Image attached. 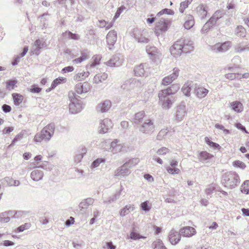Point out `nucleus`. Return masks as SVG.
<instances>
[{
    "label": "nucleus",
    "mask_w": 249,
    "mask_h": 249,
    "mask_svg": "<svg viewBox=\"0 0 249 249\" xmlns=\"http://www.w3.org/2000/svg\"><path fill=\"white\" fill-rule=\"evenodd\" d=\"M194 50L193 42L189 38H181L172 45L170 51L174 57L180 56L182 53H189Z\"/></svg>",
    "instance_id": "f257e3e1"
},
{
    "label": "nucleus",
    "mask_w": 249,
    "mask_h": 249,
    "mask_svg": "<svg viewBox=\"0 0 249 249\" xmlns=\"http://www.w3.org/2000/svg\"><path fill=\"white\" fill-rule=\"evenodd\" d=\"M55 125L54 123H51L45 126L40 133L36 134L34 141L36 142H40L44 141L49 142L53 136Z\"/></svg>",
    "instance_id": "f03ea898"
},
{
    "label": "nucleus",
    "mask_w": 249,
    "mask_h": 249,
    "mask_svg": "<svg viewBox=\"0 0 249 249\" xmlns=\"http://www.w3.org/2000/svg\"><path fill=\"white\" fill-rule=\"evenodd\" d=\"M239 182V177L235 172H227L223 176L222 183L229 188H234Z\"/></svg>",
    "instance_id": "7ed1b4c3"
},
{
    "label": "nucleus",
    "mask_w": 249,
    "mask_h": 249,
    "mask_svg": "<svg viewBox=\"0 0 249 249\" xmlns=\"http://www.w3.org/2000/svg\"><path fill=\"white\" fill-rule=\"evenodd\" d=\"M143 85L140 80L136 79H130L126 80L121 86V88L123 90L135 92L139 91Z\"/></svg>",
    "instance_id": "20e7f679"
},
{
    "label": "nucleus",
    "mask_w": 249,
    "mask_h": 249,
    "mask_svg": "<svg viewBox=\"0 0 249 249\" xmlns=\"http://www.w3.org/2000/svg\"><path fill=\"white\" fill-rule=\"evenodd\" d=\"M159 102L161 104L163 108L168 109L170 108L174 102L173 96L169 95L165 90H160L159 94Z\"/></svg>",
    "instance_id": "39448f33"
},
{
    "label": "nucleus",
    "mask_w": 249,
    "mask_h": 249,
    "mask_svg": "<svg viewBox=\"0 0 249 249\" xmlns=\"http://www.w3.org/2000/svg\"><path fill=\"white\" fill-rule=\"evenodd\" d=\"M155 128L156 125L154 121L151 119H147L140 125L139 130L145 135H150L155 131Z\"/></svg>",
    "instance_id": "423d86ee"
},
{
    "label": "nucleus",
    "mask_w": 249,
    "mask_h": 249,
    "mask_svg": "<svg viewBox=\"0 0 249 249\" xmlns=\"http://www.w3.org/2000/svg\"><path fill=\"white\" fill-rule=\"evenodd\" d=\"M187 114V109L184 103H181L176 108L175 119L178 121H182Z\"/></svg>",
    "instance_id": "0eeeda50"
},
{
    "label": "nucleus",
    "mask_w": 249,
    "mask_h": 249,
    "mask_svg": "<svg viewBox=\"0 0 249 249\" xmlns=\"http://www.w3.org/2000/svg\"><path fill=\"white\" fill-rule=\"evenodd\" d=\"M132 36L135 40L138 43L142 44H146L149 41V39L145 36L143 31L138 29L134 30L133 32Z\"/></svg>",
    "instance_id": "6e6552de"
},
{
    "label": "nucleus",
    "mask_w": 249,
    "mask_h": 249,
    "mask_svg": "<svg viewBox=\"0 0 249 249\" xmlns=\"http://www.w3.org/2000/svg\"><path fill=\"white\" fill-rule=\"evenodd\" d=\"M94 201V199L90 197L83 200L78 205L79 213L82 214L86 213L89 206L92 205Z\"/></svg>",
    "instance_id": "1a4fd4ad"
},
{
    "label": "nucleus",
    "mask_w": 249,
    "mask_h": 249,
    "mask_svg": "<svg viewBox=\"0 0 249 249\" xmlns=\"http://www.w3.org/2000/svg\"><path fill=\"white\" fill-rule=\"evenodd\" d=\"M106 38L108 49L110 50H112L117 40V32L114 30L109 31L107 35Z\"/></svg>",
    "instance_id": "9d476101"
},
{
    "label": "nucleus",
    "mask_w": 249,
    "mask_h": 249,
    "mask_svg": "<svg viewBox=\"0 0 249 249\" xmlns=\"http://www.w3.org/2000/svg\"><path fill=\"white\" fill-rule=\"evenodd\" d=\"M179 70L177 68L173 69V72L170 75L166 76L162 79V84L167 86L171 84L173 81L177 78L178 76Z\"/></svg>",
    "instance_id": "9b49d317"
},
{
    "label": "nucleus",
    "mask_w": 249,
    "mask_h": 249,
    "mask_svg": "<svg viewBox=\"0 0 249 249\" xmlns=\"http://www.w3.org/2000/svg\"><path fill=\"white\" fill-rule=\"evenodd\" d=\"M82 109V106L79 100H73L72 102L69 104V110L70 113L75 114L79 112Z\"/></svg>",
    "instance_id": "f8f14e48"
},
{
    "label": "nucleus",
    "mask_w": 249,
    "mask_h": 249,
    "mask_svg": "<svg viewBox=\"0 0 249 249\" xmlns=\"http://www.w3.org/2000/svg\"><path fill=\"white\" fill-rule=\"evenodd\" d=\"M113 124L111 121L107 118L105 119L100 123L99 132L100 133H106L112 128Z\"/></svg>",
    "instance_id": "ddd939ff"
},
{
    "label": "nucleus",
    "mask_w": 249,
    "mask_h": 249,
    "mask_svg": "<svg viewBox=\"0 0 249 249\" xmlns=\"http://www.w3.org/2000/svg\"><path fill=\"white\" fill-rule=\"evenodd\" d=\"M231 44L229 41H226L223 43H217L212 46V50L216 53H223L227 51Z\"/></svg>",
    "instance_id": "4468645a"
},
{
    "label": "nucleus",
    "mask_w": 249,
    "mask_h": 249,
    "mask_svg": "<svg viewBox=\"0 0 249 249\" xmlns=\"http://www.w3.org/2000/svg\"><path fill=\"white\" fill-rule=\"evenodd\" d=\"M111 106V103L109 100H105L99 103L96 107L98 112L105 113L108 111Z\"/></svg>",
    "instance_id": "2eb2a0df"
},
{
    "label": "nucleus",
    "mask_w": 249,
    "mask_h": 249,
    "mask_svg": "<svg viewBox=\"0 0 249 249\" xmlns=\"http://www.w3.org/2000/svg\"><path fill=\"white\" fill-rule=\"evenodd\" d=\"M148 65L146 63L141 64L135 67L134 69L135 74L138 76H144L148 72Z\"/></svg>",
    "instance_id": "dca6fc26"
},
{
    "label": "nucleus",
    "mask_w": 249,
    "mask_h": 249,
    "mask_svg": "<svg viewBox=\"0 0 249 249\" xmlns=\"http://www.w3.org/2000/svg\"><path fill=\"white\" fill-rule=\"evenodd\" d=\"M169 240L173 245H177L180 240L181 235L178 232L172 230L168 235Z\"/></svg>",
    "instance_id": "f3484780"
},
{
    "label": "nucleus",
    "mask_w": 249,
    "mask_h": 249,
    "mask_svg": "<svg viewBox=\"0 0 249 249\" xmlns=\"http://www.w3.org/2000/svg\"><path fill=\"white\" fill-rule=\"evenodd\" d=\"M170 24V21L165 19L163 18H160L159 21L157 22V30L161 32H165L168 29V26Z\"/></svg>",
    "instance_id": "a211bd4d"
},
{
    "label": "nucleus",
    "mask_w": 249,
    "mask_h": 249,
    "mask_svg": "<svg viewBox=\"0 0 249 249\" xmlns=\"http://www.w3.org/2000/svg\"><path fill=\"white\" fill-rule=\"evenodd\" d=\"M129 174V169L124 164L115 171L114 175L115 177L121 178L127 176Z\"/></svg>",
    "instance_id": "6ab92c4d"
},
{
    "label": "nucleus",
    "mask_w": 249,
    "mask_h": 249,
    "mask_svg": "<svg viewBox=\"0 0 249 249\" xmlns=\"http://www.w3.org/2000/svg\"><path fill=\"white\" fill-rule=\"evenodd\" d=\"M145 116L144 111L138 112L134 115L132 122L134 125L141 124L143 122V118Z\"/></svg>",
    "instance_id": "aec40b11"
},
{
    "label": "nucleus",
    "mask_w": 249,
    "mask_h": 249,
    "mask_svg": "<svg viewBox=\"0 0 249 249\" xmlns=\"http://www.w3.org/2000/svg\"><path fill=\"white\" fill-rule=\"evenodd\" d=\"M180 235L185 237H191L196 234V230L192 227H185L180 230Z\"/></svg>",
    "instance_id": "412c9836"
},
{
    "label": "nucleus",
    "mask_w": 249,
    "mask_h": 249,
    "mask_svg": "<svg viewBox=\"0 0 249 249\" xmlns=\"http://www.w3.org/2000/svg\"><path fill=\"white\" fill-rule=\"evenodd\" d=\"M123 62V59L120 58L119 56L116 55L112 56V57L107 62V65L110 67H119Z\"/></svg>",
    "instance_id": "4be33fe9"
},
{
    "label": "nucleus",
    "mask_w": 249,
    "mask_h": 249,
    "mask_svg": "<svg viewBox=\"0 0 249 249\" xmlns=\"http://www.w3.org/2000/svg\"><path fill=\"white\" fill-rule=\"evenodd\" d=\"M209 92L208 89L202 87H196L195 89V93L199 98L205 97Z\"/></svg>",
    "instance_id": "5701e85b"
},
{
    "label": "nucleus",
    "mask_w": 249,
    "mask_h": 249,
    "mask_svg": "<svg viewBox=\"0 0 249 249\" xmlns=\"http://www.w3.org/2000/svg\"><path fill=\"white\" fill-rule=\"evenodd\" d=\"M193 87V83L192 81H188L184 84L181 90L185 96L189 97L190 96V92Z\"/></svg>",
    "instance_id": "b1692460"
},
{
    "label": "nucleus",
    "mask_w": 249,
    "mask_h": 249,
    "mask_svg": "<svg viewBox=\"0 0 249 249\" xmlns=\"http://www.w3.org/2000/svg\"><path fill=\"white\" fill-rule=\"evenodd\" d=\"M213 157V156L206 151H201L198 154V160L201 162H208V160Z\"/></svg>",
    "instance_id": "393cba45"
},
{
    "label": "nucleus",
    "mask_w": 249,
    "mask_h": 249,
    "mask_svg": "<svg viewBox=\"0 0 249 249\" xmlns=\"http://www.w3.org/2000/svg\"><path fill=\"white\" fill-rule=\"evenodd\" d=\"M43 177V171L39 169H35L31 173V178L35 181H38L41 180Z\"/></svg>",
    "instance_id": "a878e982"
},
{
    "label": "nucleus",
    "mask_w": 249,
    "mask_h": 249,
    "mask_svg": "<svg viewBox=\"0 0 249 249\" xmlns=\"http://www.w3.org/2000/svg\"><path fill=\"white\" fill-rule=\"evenodd\" d=\"M208 7L206 5L201 4L196 8V11L201 19L204 18L207 14Z\"/></svg>",
    "instance_id": "bb28decb"
},
{
    "label": "nucleus",
    "mask_w": 249,
    "mask_h": 249,
    "mask_svg": "<svg viewBox=\"0 0 249 249\" xmlns=\"http://www.w3.org/2000/svg\"><path fill=\"white\" fill-rule=\"evenodd\" d=\"M195 24L194 18L191 15H188L185 17V21L184 23V27L185 29H190Z\"/></svg>",
    "instance_id": "cd10ccee"
},
{
    "label": "nucleus",
    "mask_w": 249,
    "mask_h": 249,
    "mask_svg": "<svg viewBox=\"0 0 249 249\" xmlns=\"http://www.w3.org/2000/svg\"><path fill=\"white\" fill-rule=\"evenodd\" d=\"M230 107L232 110L236 112H241L243 111V107L242 104L239 101H234L230 104Z\"/></svg>",
    "instance_id": "c85d7f7f"
},
{
    "label": "nucleus",
    "mask_w": 249,
    "mask_h": 249,
    "mask_svg": "<svg viewBox=\"0 0 249 249\" xmlns=\"http://www.w3.org/2000/svg\"><path fill=\"white\" fill-rule=\"evenodd\" d=\"M107 78V74L106 73L97 74L95 75L93 78V81L96 84L103 82Z\"/></svg>",
    "instance_id": "c756f323"
},
{
    "label": "nucleus",
    "mask_w": 249,
    "mask_h": 249,
    "mask_svg": "<svg viewBox=\"0 0 249 249\" xmlns=\"http://www.w3.org/2000/svg\"><path fill=\"white\" fill-rule=\"evenodd\" d=\"M14 104L16 106L19 105L23 100V96L17 93H14L12 94Z\"/></svg>",
    "instance_id": "7c9ffc66"
},
{
    "label": "nucleus",
    "mask_w": 249,
    "mask_h": 249,
    "mask_svg": "<svg viewBox=\"0 0 249 249\" xmlns=\"http://www.w3.org/2000/svg\"><path fill=\"white\" fill-rule=\"evenodd\" d=\"M179 86L178 84L172 85V86L168 87L166 89H162L165 90L166 92L171 95L175 94L179 89Z\"/></svg>",
    "instance_id": "2f4dec72"
},
{
    "label": "nucleus",
    "mask_w": 249,
    "mask_h": 249,
    "mask_svg": "<svg viewBox=\"0 0 249 249\" xmlns=\"http://www.w3.org/2000/svg\"><path fill=\"white\" fill-rule=\"evenodd\" d=\"M134 207L130 204L126 205L120 212L121 216H124L128 214L131 211H133Z\"/></svg>",
    "instance_id": "473e14b6"
},
{
    "label": "nucleus",
    "mask_w": 249,
    "mask_h": 249,
    "mask_svg": "<svg viewBox=\"0 0 249 249\" xmlns=\"http://www.w3.org/2000/svg\"><path fill=\"white\" fill-rule=\"evenodd\" d=\"M153 249H167L160 239L154 241L152 245Z\"/></svg>",
    "instance_id": "72a5a7b5"
},
{
    "label": "nucleus",
    "mask_w": 249,
    "mask_h": 249,
    "mask_svg": "<svg viewBox=\"0 0 249 249\" xmlns=\"http://www.w3.org/2000/svg\"><path fill=\"white\" fill-rule=\"evenodd\" d=\"M66 81V78L62 77H59L53 80L52 83L51 88L52 89H54L58 85L64 83Z\"/></svg>",
    "instance_id": "f704fd0d"
},
{
    "label": "nucleus",
    "mask_w": 249,
    "mask_h": 249,
    "mask_svg": "<svg viewBox=\"0 0 249 249\" xmlns=\"http://www.w3.org/2000/svg\"><path fill=\"white\" fill-rule=\"evenodd\" d=\"M139 161L140 160L138 158H134L129 160L128 161L124 163V164L129 169L137 165Z\"/></svg>",
    "instance_id": "c9c22d12"
},
{
    "label": "nucleus",
    "mask_w": 249,
    "mask_h": 249,
    "mask_svg": "<svg viewBox=\"0 0 249 249\" xmlns=\"http://www.w3.org/2000/svg\"><path fill=\"white\" fill-rule=\"evenodd\" d=\"M89 74V71L78 73L74 76L73 78L75 80L80 81L88 77Z\"/></svg>",
    "instance_id": "e433bc0d"
},
{
    "label": "nucleus",
    "mask_w": 249,
    "mask_h": 249,
    "mask_svg": "<svg viewBox=\"0 0 249 249\" xmlns=\"http://www.w3.org/2000/svg\"><path fill=\"white\" fill-rule=\"evenodd\" d=\"M101 56L99 55H94L92 57L93 62L87 68H93L99 64L100 61L101 60Z\"/></svg>",
    "instance_id": "4c0bfd02"
},
{
    "label": "nucleus",
    "mask_w": 249,
    "mask_h": 249,
    "mask_svg": "<svg viewBox=\"0 0 249 249\" xmlns=\"http://www.w3.org/2000/svg\"><path fill=\"white\" fill-rule=\"evenodd\" d=\"M225 77L227 79H228L229 80H232L235 79L236 78H237L238 79H241V74L238 73H227V74H226L225 75Z\"/></svg>",
    "instance_id": "58836bf2"
},
{
    "label": "nucleus",
    "mask_w": 249,
    "mask_h": 249,
    "mask_svg": "<svg viewBox=\"0 0 249 249\" xmlns=\"http://www.w3.org/2000/svg\"><path fill=\"white\" fill-rule=\"evenodd\" d=\"M86 149L85 148H83L82 149V152L76 154L75 156L74 157V161L76 163H79L80 162L83 158L84 154H86Z\"/></svg>",
    "instance_id": "ea45409f"
},
{
    "label": "nucleus",
    "mask_w": 249,
    "mask_h": 249,
    "mask_svg": "<svg viewBox=\"0 0 249 249\" xmlns=\"http://www.w3.org/2000/svg\"><path fill=\"white\" fill-rule=\"evenodd\" d=\"M123 189L124 188L122 186H121L120 190L118 192H117L114 196H110L109 198L108 202L109 203H111L116 200L117 199H119L121 195V192Z\"/></svg>",
    "instance_id": "a19ab883"
},
{
    "label": "nucleus",
    "mask_w": 249,
    "mask_h": 249,
    "mask_svg": "<svg viewBox=\"0 0 249 249\" xmlns=\"http://www.w3.org/2000/svg\"><path fill=\"white\" fill-rule=\"evenodd\" d=\"M35 46L36 47L37 51L39 50L40 49L45 48L46 47V44L45 41L41 40L39 39H37L35 41L34 43Z\"/></svg>",
    "instance_id": "79ce46f5"
},
{
    "label": "nucleus",
    "mask_w": 249,
    "mask_h": 249,
    "mask_svg": "<svg viewBox=\"0 0 249 249\" xmlns=\"http://www.w3.org/2000/svg\"><path fill=\"white\" fill-rule=\"evenodd\" d=\"M17 81L16 80H9L6 82V89L8 90L13 89L16 86Z\"/></svg>",
    "instance_id": "37998d69"
},
{
    "label": "nucleus",
    "mask_w": 249,
    "mask_h": 249,
    "mask_svg": "<svg viewBox=\"0 0 249 249\" xmlns=\"http://www.w3.org/2000/svg\"><path fill=\"white\" fill-rule=\"evenodd\" d=\"M146 51L147 53L151 56H155L157 53V49L154 46H147Z\"/></svg>",
    "instance_id": "c03bdc74"
},
{
    "label": "nucleus",
    "mask_w": 249,
    "mask_h": 249,
    "mask_svg": "<svg viewBox=\"0 0 249 249\" xmlns=\"http://www.w3.org/2000/svg\"><path fill=\"white\" fill-rule=\"evenodd\" d=\"M235 32L237 35L241 37H244L246 35V30L242 26H238L236 29Z\"/></svg>",
    "instance_id": "a18cd8bd"
},
{
    "label": "nucleus",
    "mask_w": 249,
    "mask_h": 249,
    "mask_svg": "<svg viewBox=\"0 0 249 249\" xmlns=\"http://www.w3.org/2000/svg\"><path fill=\"white\" fill-rule=\"evenodd\" d=\"M105 161L106 160L104 158H98L92 162L91 167L92 168H96L98 167L101 163H105Z\"/></svg>",
    "instance_id": "49530a36"
},
{
    "label": "nucleus",
    "mask_w": 249,
    "mask_h": 249,
    "mask_svg": "<svg viewBox=\"0 0 249 249\" xmlns=\"http://www.w3.org/2000/svg\"><path fill=\"white\" fill-rule=\"evenodd\" d=\"M168 131L167 129H163L160 131L157 136V139L158 140H162L164 138L165 136L167 134Z\"/></svg>",
    "instance_id": "de8ad7c7"
},
{
    "label": "nucleus",
    "mask_w": 249,
    "mask_h": 249,
    "mask_svg": "<svg viewBox=\"0 0 249 249\" xmlns=\"http://www.w3.org/2000/svg\"><path fill=\"white\" fill-rule=\"evenodd\" d=\"M87 59H88L87 55L86 54H82L80 57L73 59L72 60V63L73 64H80L82 62H83V61H84Z\"/></svg>",
    "instance_id": "09e8293b"
},
{
    "label": "nucleus",
    "mask_w": 249,
    "mask_h": 249,
    "mask_svg": "<svg viewBox=\"0 0 249 249\" xmlns=\"http://www.w3.org/2000/svg\"><path fill=\"white\" fill-rule=\"evenodd\" d=\"M174 12L173 10L165 8V9H162L157 14V16L160 17L163 14L173 15H174Z\"/></svg>",
    "instance_id": "8fccbe9b"
},
{
    "label": "nucleus",
    "mask_w": 249,
    "mask_h": 249,
    "mask_svg": "<svg viewBox=\"0 0 249 249\" xmlns=\"http://www.w3.org/2000/svg\"><path fill=\"white\" fill-rule=\"evenodd\" d=\"M235 50L237 53H241L245 51H249V47H244L241 44H238L235 46Z\"/></svg>",
    "instance_id": "3c124183"
},
{
    "label": "nucleus",
    "mask_w": 249,
    "mask_h": 249,
    "mask_svg": "<svg viewBox=\"0 0 249 249\" xmlns=\"http://www.w3.org/2000/svg\"><path fill=\"white\" fill-rule=\"evenodd\" d=\"M64 34H68L70 39L78 40L80 39V36L76 34H73L71 31H66Z\"/></svg>",
    "instance_id": "603ef678"
},
{
    "label": "nucleus",
    "mask_w": 249,
    "mask_h": 249,
    "mask_svg": "<svg viewBox=\"0 0 249 249\" xmlns=\"http://www.w3.org/2000/svg\"><path fill=\"white\" fill-rule=\"evenodd\" d=\"M1 183L9 186L13 185V179L9 177H5L1 180Z\"/></svg>",
    "instance_id": "864d4df0"
},
{
    "label": "nucleus",
    "mask_w": 249,
    "mask_h": 249,
    "mask_svg": "<svg viewBox=\"0 0 249 249\" xmlns=\"http://www.w3.org/2000/svg\"><path fill=\"white\" fill-rule=\"evenodd\" d=\"M30 227L31 224L30 223H26L18 227L17 228V231L18 232H22L25 230L29 229Z\"/></svg>",
    "instance_id": "5fc2aeb1"
},
{
    "label": "nucleus",
    "mask_w": 249,
    "mask_h": 249,
    "mask_svg": "<svg viewBox=\"0 0 249 249\" xmlns=\"http://www.w3.org/2000/svg\"><path fill=\"white\" fill-rule=\"evenodd\" d=\"M205 140H206V143L209 145H210L211 147H212L214 148V149H216V148L218 149L220 148V146L218 144L212 142L208 138H207V137L205 138Z\"/></svg>",
    "instance_id": "6e6d98bb"
},
{
    "label": "nucleus",
    "mask_w": 249,
    "mask_h": 249,
    "mask_svg": "<svg viewBox=\"0 0 249 249\" xmlns=\"http://www.w3.org/2000/svg\"><path fill=\"white\" fill-rule=\"evenodd\" d=\"M242 192L246 194H249V180H246L242 185Z\"/></svg>",
    "instance_id": "4d7b16f0"
},
{
    "label": "nucleus",
    "mask_w": 249,
    "mask_h": 249,
    "mask_svg": "<svg viewBox=\"0 0 249 249\" xmlns=\"http://www.w3.org/2000/svg\"><path fill=\"white\" fill-rule=\"evenodd\" d=\"M167 172L171 174H178L180 173V171L179 169L177 168L176 167H168L167 168Z\"/></svg>",
    "instance_id": "13d9d810"
},
{
    "label": "nucleus",
    "mask_w": 249,
    "mask_h": 249,
    "mask_svg": "<svg viewBox=\"0 0 249 249\" xmlns=\"http://www.w3.org/2000/svg\"><path fill=\"white\" fill-rule=\"evenodd\" d=\"M42 89L39 88L38 86L36 85H33L31 86V89H30V91L33 93H39L41 91Z\"/></svg>",
    "instance_id": "bf43d9fd"
},
{
    "label": "nucleus",
    "mask_w": 249,
    "mask_h": 249,
    "mask_svg": "<svg viewBox=\"0 0 249 249\" xmlns=\"http://www.w3.org/2000/svg\"><path fill=\"white\" fill-rule=\"evenodd\" d=\"M169 152V150L165 147H161L158 149L157 151V153L159 155H163Z\"/></svg>",
    "instance_id": "052dcab7"
},
{
    "label": "nucleus",
    "mask_w": 249,
    "mask_h": 249,
    "mask_svg": "<svg viewBox=\"0 0 249 249\" xmlns=\"http://www.w3.org/2000/svg\"><path fill=\"white\" fill-rule=\"evenodd\" d=\"M233 165L235 167H239L242 169H245L246 167L245 164L239 160H236L234 161L233 163Z\"/></svg>",
    "instance_id": "680f3d73"
},
{
    "label": "nucleus",
    "mask_w": 249,
    "mask_h": 249,
    "mask_svg": "<svg viewBox=\"0 0 249 249\" xmlns=\"http://www.w3.org/2000/svg\"><path fill=\"white\" fill-rule=\"evenodd\" d=\"M141 209L145 211L148 212L150 210V207L148 205V201H146L142 202L141 205Z\"/></svg>",
    "instance_id": "e2e57ef3"
},
{
    "label": "nucleus",
    "mask_w": 249,
    "mask_h": 249,
    "mask_svg": "<svg viewBox=\"0 0 249 249\" xmlns=\"http://www.w3.org/2000/svg\"><path fill=\"white\" fill-rule=\"evenodd\" d=\"M223 15V13L222 11L217 10L216 12H215V13L213 14L212 16L214 17L215 19L218 20L219 19L222 17Z\"/></svg>",
    "instance_id": "0e129e2a"
},
{
    "label": "nucleus",
    "mask_w": 249,
    "mask_h": 249,
    "mask_svg": "<svg viewBox=\"0 0 249 249\" xmlns=\"http://www.w3.org/2000/svg\"><path fill=\"white\" fill-rule=\"evenodd\" d=\"M212 27L207 22L201 29V32L203 33H207Z\"/></svg>",
    "instance_id": "69168bd1"
},
{
    "label": "nucleus",
    "mask_w": 249,
    "mask_h": 249,
    "mask_svg": "<svg viewBox=\"0 0 249 249\" xmlns=\"http://www.w3.org/2000/svg\"><path fill=\"white\" fill-rule=\"evenodd\" d=\"M189 4H187L185 1L181 2L180 4V7L179 9V12L183 13L184 10L188 7Z\"/></svg>",
    "instance_id": "338daca9"
},
{
    "label": "nucleus",
    "mask_w": 249,
    "mask_h": 249,
    "mask_svg": "<svg viewBox=\"0 0 249 249\" xmlns=\"http://www.w3.org/2000/svg\"><path fill=\"white\" fill-rule=\"evenodd\" d=\"M6 214L5 213H3L1 214V215L0 216V222H3V223H7L10 221V217L8 216H5V215Z\"/></svg>",
    "instance_id": "774afa93"
}]
</instances>
